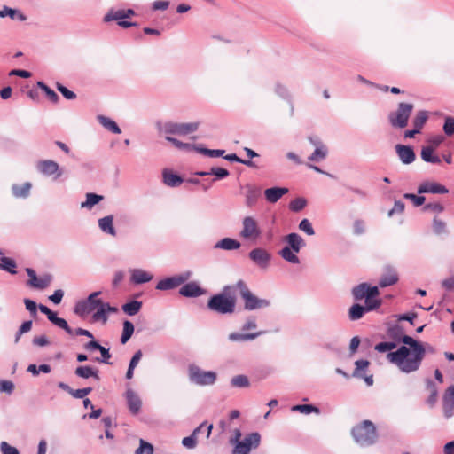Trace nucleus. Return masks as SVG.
Here are the masks:
<instances>
[{"label":"nucleus","instance_id":"53","mask_svg":"<svg viewBox=\"0 0 454 454\" xmlns=\"http://www.w3.org/2000/svg\"><path fill=\"white\" fill-rule=\"evenodd\" d=\"M223 158L226 160H229L231 162H239V163L244 164L247 167H254V163L251 160L240 159L235 153H231V154L225 155V156H223Z\"/></svg>","mask_w":454,"mask_h":454},{"label":"nucleus","instance_id":"14","mask_svg":"<svg viewBox=\"0 0 454 454\" xmlns=\"http://www.w3.org/2000/svg\"><path fill=\"white\" fill-rule=\"evenodd\" d=\"M395 148L396 154L399 160L402 161V163L409 165L415 160L416 154L411 146L404 145H396Z\"/></svg>","mask_w":454,"mask_h":454},{"label":"nucleus","instance_id":"48","mask_svg":"<svg viewBox=\"0 0 454 454\" xmlns=\"http://www.w3.org/2000/svg\"><path fill=\"white\" fill-rule=\"evenodd\" d=\"M307 205V201L303 198H296L293 200L289 204L290 210L294 212L301 211Z\"/></svg>","mask_w":454,"mask_h":454},{"label":"nucleus","instance_id":"22","mask_svg":"<svg viewBox=\"0 0 454 454\" xmlns=\"http://www.w3.org/2000/svg\"><path fill=\"white\" fill-rule=\"evenodd\" d=\"M99 229L106 234L115 237L117 235L116 230L114 227V215H109L104 216L98 221Z\"/></svg>","mask_w":454,"mask_h":454},{"label":"nucleus","instance_id":"2","mask_svg":"<svg viewBox=\"0 0 454 454\" xmlns=\"http://www.w3.org/2000/svg\"><path fill=\"white\" fill-rule=\"evenodd\" d=\"M101 292L97 291L91 293L86 300L78 301L74 307V313L80 317H85L94 312L92 316L94 321L106 323L108 314L117 312L118 309L111 306L107 302H104L98 298Z\"/></svg>","mask_w":454,"mask_h":454},{"label":"nucleus","instance_id":"23","mask_svg":"<svg viewBox=\"0 0 454 454\" xmlns=\"http://www.w3.org/2000/svg\"><path fill=\"white\" fill-rule=\"evenodd\" d=\"M285 240L294 253H299L300 250L305 247L304 239L297 233L293 232L286 236Z\"/></svg>","mask_w":454,"mask_h":454},{"label":"nucleus","instance_id":"3","mask_svg":"<svg viewBox=\"0 0 454 454\" xmlns=\"http://www.w3.org/2000/svg\"><path fill=\"white\" fill-rule=\"evenodd\" d=\"M235 286H225L207 301V309L221 315L232 314L236 308Z\"/></svg>","mask_w":454,"mask_h":454},{"label":"nucleus","instance_id":"56","mask_svg":"<svg viewBox=\"0 0 454 454\" xmlns=\"http://www.w3.org/2000/svg\"><path fill=\"white\" fill-rule=\"evenodd\" d=\"M396 348L395 342H380L375 345V350L380 353L388 352L391 353V350Z\"/></svg>","mask_w":454,"mask_h":454},{"label":"nucleus","instance_id":"60","mask_svg":"<svg viewBox=\"0 0 454 454\" xmlns=\"http://www.w3.org/2000/svg\"><path fill=\"white\" fill-rule=\"evenodd\" d=\"M433 229L434 233L438 235L444 233L446 232V223L443 221L434 217L433 220Z\"/></svg>","mask_w":454,"mask_h":454},{"label":"nucleus","instance_id":"10","mask_svg":"<svg viewBox=\"0 0 454 454\" xmlns=\"http://www.w3.org/2000/svg\"><path fill=\"white\" fill-rule=\"evenodd\" d=\"M192 271L186 270L180 274L163 278L156 284L155 288L160 291L175 289L188 281L192 278Z\"/></svg>","mask_w":454,"mask_h":454},{"label":"nucleus","instance_id":"55","mask_svg":"<svg viewBox=\"0 0 454 454\" xmlns=\"http://www.w3.org/2000/svg\"><path fill=\"white\" fill-rule=\"evenodd\" d=\"M52 277L49 274H46L40 278H37V281L34 284L32 287L37 289H44L46 288L51 282Z\"/></svg>","mask_w":454,"mask_h":454},{"label":"nucleus","instance_id":"18","mask_svg":"<svg viewBox=\"0 0 454 454\" xmlns=\"http://www.w3.org/2000/svg\"><path fill=\"white\" fill-rule=\"evenodd\" d=\"M398 281L396 270L392 266H386L383 274L379 281L380 287H387L395 285Z\"/></svg>","mask_w":454,"mask_h":454},{"label":"nucleus","instance_id":"1","mask_svg":"<svg viewBox=\"0 0 454 454\" xmlns=\"http://www.w3.org/2000/svg\"><path fill=\"white\" fill-rule=\"evenodd\" d=\"M399 327L391 329V335L404 345L387 355V360L397 366L404 373H411L418 371L422 364L426 353H434V348L428 343H422L409 335L397 338Z\"/></svg>","mask_w":454,"mask_h":454},{"label":"nucleus","instance_id":"64","mask_svg":"<svg viewBox=\"0 0 454 454\" xmlns=\"http://www.w3.org/2000/svg\"><path fill=\"white\" fill-rule=\"evenodd\" d=\"M0 449L3 454H19L17 448L11 446L6 442H2Z\"/></svg>","mask_w":454,"mask_h":454},{"label":"nucleus","instance_id":"44","mask_svg":"<svg viewBox=\"0 0 454 454\" xmlns=\"http://www.w3.org/2000/svg\"><path fill=\"white\" fill-rule=\"evenodd\" d=\"M134 333V325L129 321L125 320L123 322V331L121 337V344H125L132 336Z\"/></svg>","mask_w":454,"mask_h":454},{"label":"nucleus","instance_id":"15","mask_svg":"<svg viewBox=\"0 0 454 454\" xmlns=\"http://www.w3.org/2000/svg\"><path fill=\"white\" fill-rule=\"evenodd\" d=\"M206 290L202 289L196 282L183 284L179 289L180 295L188 298H195L203 295Z\"/></svg>","mask_w":454,"mask_h":454},{"label":"nucleus","instance_id":"17","mask_svg":"<svg viewBox=\"0 0 454 454\" xmlns=\"http://www.w3.org/2000/svg\"><path fill=\"white\" fill-rule=\"evenodd\" d=\"M449 191L444 186L435 182H425L418 188V193L445 194Z\"/></svg>","mask_w":454,"mask_h":454},{"label":"nucleus","instance_id":"63","mask_svg":"<svg viewBox=\"0 0 454 454\" xmlns=\"http://www.w3.org/2000/svg\"><path fill=\"white\" fill-rule=\"evenodd\" d=\"M443 130L447 136L454 134V117H447L443 125Z\"/></svg>","mask_w":454,"mask_h":454},{"label":"nucleus","instance_id":"21","mask_svg":"<svg viewBox=\"0 0 454 454\" xmlns=\"http://www.w3.org/2000/svg\"><path fill=\"white\" fill-rule=\"evenodd\" d=\"M289 190L286 187H271L264 191L265 200L269 203L278 202L282 196L288 193Z\"/></svg>","mask_w":454,"mask_h":454},{"label":"nucleus","instance_id":"49","mask_svg":"<svg viewBox=\"0 0 454 454\" xmlns=\"http://www.w3.org/2000/svg\"><path fill=\"white\" fill-rule=\"evenodd\" d=\"M293 411H298L300 412L309 414L311 412L319 413L320 411L317 407L311 404H299L292 408Z\"/></svg>","mask_w":454,"mask_h":454},{"label":"nucleus","instance_id":"62","mask_svg":"<svg viewBox=\"0 0 454 454\" xmlns=\"http://www.w3.org/2000/svg\"><path fill=\"white\" fill-rule=\"evenodd\" d=\"M444 210V207L439 202L427 203L424 206L423 211H430L434 213H442Z\"/></svg>","mask_w":454,"mask_h":454},{"label":"nucleus","instance_id":"32","mask_svg":"<svg viewBox=\"0 0 454 454\" xmlns=\"http://www.w3.org/2000/svg\"><path fill=\"white\" fill-rule=\"evenodd\" d=\"M97 119L105 129L111 131L112 133L120 134L121 132L117 123L112 119L104 115H98Z\"/></svg>","mask_w":454,"mask_h":454},{"label":"nucleus","instance_id":"33","mask_svg":"<svg viewBox=\"0 0 454 454\" xmlns=\"http://www.w3.org/2000/svg\"><path fill=\"white\" fill-rule=\"evenodd\" d=\"M74 373L77 377L82 379H89L90 377L99 380V376L97 370H94L91 366H78Z\"/></svg>","mask_w":454,"mask_h":454},{"label":"nucleus","instance_id":"12","mask_svg":"<svg viewBox=\"0 0 454 454\" xmlns=\"http://www.w3.org/2000/svg\"><path fill=\"white\" fill-rule=\"evenodd\" d=\"M250 260H252L260 268L265 269L269 266L271 255L264 248L257 247L254 248L249 252L248 254Z\"/></svg>","mask_w":454,"mask_h":454},{"label":"nucleus","instance_id":"6","mask_svg":"<svg viewBox=\"0 0 454 454\" xmlns=\"http://www.w3.org/2000/svg\"><path fill=\"white\" fill-rule=\"evenodd\" d=\"M413 108L414 106L411 103H399L396 110L388 114L387 119L391 127L400 129H404L408 125Z\"/></svg>","mask_w":454,"mask_h":454},{"label":"nucleus","instance_id":"20","mask_svg":"<svg viewBox=\"0 0 454 454\" xmlns=\"http://www.w3.org/2000/svg\"><path fill=\"white\" fill-rule=\"evenodd\" d=\"M126 399L129 411L136 415L140 411L142 402L140 397L132 390L126 391Z\"/></svg>","mask_w":454,"mask_h":454},{"label":"nucleus","instance_id":"31","mask_svg":"<svg viewBox=\"0 0 454 454\" xmlns=\"http://www.w3.org/2000/svg\"><path fill=\"white\" fill-rule=\"evenodd\" d=\"M32 184L29 182H26L21 185L13 184L12 186V192L16 198H27L30 194Z\"/></svg>","mask_w":454,"mask_h":454},{"label":"nucleus","instance_id":"39","mask_svg":"<svg viewBox=\"0 0 454 454\" xmlns=\"http://www.w3.org/2000/svg\"><path fill=\"white\" fill-rule=\"evenodd\" d=\"M428 119V113L425 110L418 111L415 117L412 120V125L414 128L421 131L425 123Z\"/></svg>","mask_w":454,"mask_h":454},{"label":"nucleus","instance_id":"26","mask_svg":"<svg viewBox=\"0 0 454 454\" xmlns=\"http://www.w3.org/2000/svg\"><path fill=\"white\" fill-rule=\"evenodd\" d=\"M240 247V242L231 238H223L218 242H216L215 245L214 246L215 249H223L227 251L236 250L239 249Z\"/></svg>","mask_w":454,"mask_h":454},{"label":"nucleus","instance_id":"25","mask_svg":"<svg viewBox=\"0 0 454 454\" xmlns=\"http://www.w3.org/2000/svg\"><path fill=\"white\" fill-rule=\"evenodd\" d=\"M6 17H9L13 20H18L20 21H25L27 20V16L23 14L20 10L12 9L7 5H4L0 10V18L4 19Z\"/></svg>","mask_w":454,"mask_h":454},{"label":"nucleus","instance_id":"30","mask_svg":"<svg viewBox=\"0 0 454 454\" xmlns=\"http://www.w3.org/2000/svg\"><path fill=\"white\" fill-rule=\"evenodd\" d=\"M263 333H264L263 331H260V332H256V333H231L229 334L228 339L231 341H247V340H253Z\"/></svg>","mask_w":454,"mask_h":454},{"label":"nucleus","instance_id":"19","mask_svg":"<svg viewBox=\"0 0 454 454\" xmlns=\"http://www.w3.org/2000/svg\"><path fill=\"white\" fill-rule=\"evenodd\" d=\"M245 204L248 207H253L257 203L261 196V188L247 184L246 185Z\"/></svg>","mask_w":454,"mask_h":454},{"label":"nucleus","instance_id":"11","mask_svg":"<svg viewBox=\"0 0 454 454\" xmlns=\"http://www.w3.org/2000/svg\"><path fill=\"white\" fill-rule=\"evenodd\" d=\"M261 436L258 433H251L236 444L233 454H248L252 449H256L259 446Z\"/></svg>","mask_w":454,"mask_h":454},{"label":"nucleus","instance_id":"29","mask_svg":"<svg viewBox=\"0 0 454 454\" xmlns=\"http://www.w3.org/2000/svg\"><path fill=\"white\" fill-rule=\"evenodd\" d=\"M207 426L206 422L201 423L197 427L190 436L184 437L182 440V444L187 449H194L197 445V434Z\"/></svg>","mask_w":454,"mask_h":454},{"label":"nucleus","instance_id":"45","mask_svg":"<svg viewBox=\"0 0 454 454\" xmlns=\"http://www.w3.org/2000/svg\"><path fill=\"white\" fill-rule=\"evenodd\" d=\"M369 364H370V363L367 360L361 359V360L356 361L355 362L356 368L352 373V376L355 378H362L364 372L366 371Z\"/></svg>","mask_w":454,"mask_h":454},{"label":"nucleus","instance_id":"61","mask_svg":"<svg viewBox=\"0 0 454 454\" xmlns=\"http://www.w3.org/2000/svg\"><path fill=\"white\" fill-rule=\"evenodd\" d=\"M57 90L67 98V99H74L76 98V94L71 90H69L67 88H66L64 85H62L59 82H57L56 84Z\"/></svg>","mask_w":454,"mask_h":454},{"label":"nucleus","instance_id":"42","mask_svg":"<svg viewBox=\"0 0 454 454\" xmlns=\"http://www.w3.org/2000/svg\"><path fill=\"white\" fill-rule=\"evenodd\" d=\"M366 312V309L360 304H354L350 307L348 310V317L352 321L358 320L363 317L364 313Z\"/></svg>","mask_w":454,"mask_h":454},{"label":"nucleus","instance_id":"51","mask_svg":"<svg viewBox=\"0 0 454 454\" xmlns=\"http://www.w3.org/2000/svg\"><path fill=\"white\" fill-rule=\"evenodd\" d=\"M135 454H153V447L151 443L141 439Z\"/></svg>","mask_w":454,"mask_h":454},{"label":"nucleus","instance_id":"41","mask_svg":"<svg viewBox=\"0 0 454 454\" xmlns=\"http://www.w3.org/2000/svg\"><path fill=\"white\" fill-rule=\"evenodd\" d=\"M142 308V302L139 301H131L122 305L121 309L129 316H134L139 312Z\"/></svg>","mask_w":454,"mask_h":454},{"label":"nucleus","instance_id":"40","mask_svg":"<svg viewBox=\"0 0 454 454\" xmlns=\"http://www.w3.org/2000/svg\"><path fill=\"white\" fill-rule=\"evenodd\" d=\"M368 284L362 283L352 289V294L356 301H361L362 299H365L368 297Z\"/></svg>","mask_w":454,"mask_h":454},{"label":"nucleus","instance_id":"36","mask_svg":"<svg viewBox=\"0 0 454 454\" xmlns=\"http://www.w3.org/2000/svg\"><path fill=\"white\" fill-rule=\"evenodd\" d=\"M124 14L122 9L114 10L110 9L104 16L103 21L105 23H109L112 21H117V23L122 20H124Z\"/></svg>","mask_w":454,"mask_h":454},{"label":"nucleus","instance_id":"35","mask_svg":"<svg viewBox=\"0 0 454 454\" xmlns=\"http://www.w3.org/2000/svg\"><path fill=\"white\" fill-rule=\"evenodd\" d=\"M328 154V148L326 145H320L315 148L314 152L308 157V160L314 162H320L324 160Z\"/></svg>","mask_w":454,"mask_h":454},{"label":"nucleus","instance_id":"47","mask_svg":"<svg viewBox=\"0 0 454 454\" xmlns=\"http://www.w3.org/2000/svg\"><path fill=\"white\" fill-rule=\"evenodd\" d=\"M37 86L45 92L49 100H51L53 103H57L59 101L58 94L50 87H48L45 83H43V82H38Z\"/></svg>","mask_w":454,"mask_h":454},{"label":"nucleus","instance_id":"43","mask_svg":"<svg viewBox=\"0 0 454 454\" xmlns=\"http://www.w3.org/2000/svg\"><path fill=\"white\" fill-rule=\"evenodd\" d=\"M1 261V269L11 273V274H16V267L17 264L15 261L12 258L3 256L0 258Z\"/></svg>","mask_w":454,"mask_h":454},{"label":"nucleus","instance_id":"46","mask_svg":"<svg viewBox=\"0 0 454 454\" xmlns=\"http://www.w3.org/2000/svg\"><path fill=\"white\" fill-rule=\"evenodd\" d=\"M231 385L234 387L243 388V387H248L250 386V382L248 378L246 375L239 374L237 376H234L231 380Z\"/></svg>","mask_w":454,"mask_h":454},{"label":"nucleus","instance_id":"28","mask_svg":"<svg viewBox=\"0 0 454 454\" xmlns=\"http://www.w3.org/2000/svg\"><path fill=\"white\" fill-rule=\"evenodd\" d=\"M434 147L432 146H423L421 149V159L427 163L432 164H440L441 159L438 155L434 154Z\"/></svg>","mask_w":454,"mask_h":454},{"label":"nucleus","instance_id":"7","mask_svg":"<svg viewBox=\"0 0 454 454\" xmlns=\"http://www.w3.org/2000/svg\"><path fill=\"white\" fill-rule=\"evenodd\" d=\"M199 122L178 123L167 121L165 123H157V129L160 133L177 136H185L196 131L199 129Z\"/></svg>","mask_w":454,"mask_h":454},{"label":"nucleus","instance_id":"16","mask_svg":"<svg viewBox=\"0 0 454 454\" xmlns=\"http://www.w3.org/2000/svg\"><path fill=\"white\" fill-rule=\"evenodd\" d=\"M442 399L444 416L449 419L454 414V385L445 390Z\"/></svg>","mask_w":454,"mask_h":454},{"label":"nucleus","instance_id":"13","mask_svg":"<svg viewBox=\"0 0 454 454\" xmlns=\"http://www.w3.org/2000/svg\"><path fill=\"white\" fill-rule=\"evenodd\" d=\"M37 169L40 173L47 176L56 175L55 179L59 178L62 175L59 165L52 160H40L37 163Z\"/></svg>","mask_w":454,"mask_h":454},{"label":"nucleus","instance_id":"52","mask_svg":"<svg viewBox=\"0 0 454 454\" xmlns=\"http://www.w3.org/2000/svg\"><path fill=\"white\" fill-rule=\"evenodd\" d=\"M299 230L306 233L309 236L315 234L314 228L309 219H302L299 223Z\"/></svg>","mask_w":454,"mask_h":454},{"label":"nucleus","instance_id":"38","mask_svg":"<svg viewBox=\"0 0 454 454\" xmlns=\"http://www.w3.org/2000/svg\"><path fill=\"white\" fill-rule=\"evenodd\" d=\"M427 388L430 392V395L427 398V403L429 406L433 407L437 402L438 397V389L435 383L431 380H427Z\"/></svg>","mask_w":454,"mask_h":454},{"label":"nucleus","instance_id":"4","mask_svg":"<svg viewBox=\"0 0 454 454\" xmlns=\"http://www.w3.org/2000/svg\"><path fill=\"white\" fill-rule=\"evenodd\" d=\"M351 434L355 442L361 447H368L374 444L378 438L376 427L370 420H364L354 427Z\"/></svg>","mask_w":454,"mask_h":454},{"label":"nucleus","instance_id":"8","mask_svg":"<svg viewBox=\"0 0 454 454\" xmlns=\"http://www.w3.org/2000/svg\"><path fill=\"white\" fill-rule=\"evenodd\" d=\"M262 231L255 217L247 215L242 219L239 236L244 240L256 242L262 237Z\"/></svg>","mask_w":454,"mask_h":454},{"label":"nucleus","instance_id":"50","mask_svg":"<svg viewBox=\"0 0 454 454\" xmlns=\"http://www.w3.org/2000/svg\"><path fill=\"white\" fill-rule=\"evenodd\" d=\"M166 140L170 142L175 147L181 149V150L190 151V150H192V146H193V145H192V144L184 143V142H182L175 137H172L170 136H166Z\"/></svg>","mask_w":454,"mask_h":454},{"label":"nucleus","instance_id":"5","mask_svg":"<svg viewBox=\"0 0 454 454\" xmlns=\"http://www.w3.org/2000/svg\"><path fill=\"white\" fill-rule=\"evenodd\" d=\"M236 289L239 291L241 299L244 301V309L248 311L268 308L270 301L267 299H262L254 295L247 287L243 280L236 283Z\"/></svg>","mask_w":454,"mask_h":454},{"label":"nucleus","instance_id":"34","mask_svg":"<svg viewBox=\"0 0 454 454\" xmlns=\"http://www.w3.org/2000/svg\"><path fill=\"white\" fill-rule=\"evenodd\" d=\"M103 200H104V197L102 195L89 192L86 194L85 201L81 203V207L86 208V209H91L95 205H97Z\"/></svg>","mask_w":454,"mask_h":454},{"label":"nucleus","instance_id":"37","mask_svg":"<svg viewBox=\"0 0 454 454\" xmlns=\"http://www.w3.org/2000/svg\"><path fill=\"white\" fill-rule=\"evenodd\" d=\"M289 247H284L279 251V255L286 262L293 263V264H298L300 263L299 257L295 254Z\"/></svg>","mask_w":454,"mask_h":454},{"label":"nucleus","instance_id":"9","mask_svg":"<svg viewBox=\"0 0 454 454\" xmlns=\"http://www.w3.org/2000/svg\"><path fill=\"white\" fill-rule=\"evenodd\" d=\"M189 380L200 386L213 385L216 380V373L212 371H203L195 364H191L188 369Z\"/></svg>","mask_w":454,"mask_h":454},{"label":"nucleus","instance_id":"59","mask_svg":"<svg viewBox=\"0 0 454 454\" xmlns=\"http://www.w3.org/2000/svg\"><path fill=\"white\" fill-rule=\"evenodd\" d=\"M381 305V300L375 298H365L366 312L378 309Z\"/></svg>","mask_w":454,"mask_h":454},{"label":"nucleus","instance_id":"54","mask_svg":"<svg viewBox=\"0 0 454 454\" xmlns=\"http://www.w3.org/2000/svg\"><path fill=\"white\" fill-rule=\"evenodd\" d=\"M275 92L280 98H282L291 102L290 93H289L287 88L285 85H283V84H281L279 82L276 83V85H275Z\"/></svg>","mask_w":454,"mask_h":454},{"label":"nucleus","instance_id":"58","mask_svg":"<svg viewBox=\"0 0 454 454\" xmlns=\"http://www.w3.org/2000/svg\"><path fill=\"white\" fill-rule=\"evenodd\" d=\"M209 173H211V175L215 176V179H223L230 175V173L227 169L218 168V167H212L209 169Z\"/></svg>","mask_w":454,"mask_h":454},{"label":"nucleus","instance_id":"57","mask_svg":"<svg viewBox=\"0 0 454 454\" xmlns=\"http://www.w3.org/2000/svg\"><path fill=\"white\" fill-rule=\"evenodd\" d=\"M98 351L101 353V357L95 358V361L98 363H104L106 364H112V363L109 361V359L112 356L109 348H106L105 347L100 346Z\"/></svg>","mask_w":454,"mask_h":454},{"label":"nucleus","instance_id":"27","mask_svg":"<svg viewBox=\"0 0 454 454\" xmlns=\"http://www.w3.org/2000/svg\"><path fill=\"white\" fill-rule=\"evenodd\" d=\"M153 275L140 269L131 270L130 280L134 284H144L151 281Z\"/></svg>","mask_w":454,"mask_h":454},{"label":"nucleus","instance_id":"24","mask_svg":"<svg viewBox=\"0 0 454 454\" xmlns=\"http://www.w3.org/2000/svg\"><path fill=\"white\" fill-rule=\"evenodd\" d=\"M163 183L169 187H177L182 184L184 179L171 170L164 169L162 172Z\"/></svg>","mask_w":454,"mask_h":454}]
</instances>
